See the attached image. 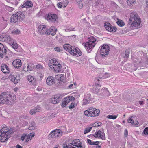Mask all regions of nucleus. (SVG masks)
Wrapping results in <instances>:
<instances>
[{"label": "nucleus", "instance_id": "nucleus-1", "mask_svg": "<svg viewBox=\"0 0 148 148\" xmlns=\"http://www.w3.org/2000/svg\"><path fill=\"white\" fill-rule=\"evenodd\" d=\"M141 20L137 14L135 12L131 13L129 24L132 26L138 27L140 25Z\"/></svg>", "mask_w": 148, "mask_h": 148}, {"label": "nucleus", "instance_id": "nucleus-2", "mask_svg": "<svg viewBox=\"0 0 148 148\" xmlns=\"http://www.w3.org/2000/svg\"><path fill=\"white\" fill-rule=\"evenodd\" d=\"M1 128V142H4L7 141L10 137V135L11 133V131L5 125H2Z\"/></svg>", "mask_w": 148, "mask_h": 148}, {"label": "nucleus", "instance_id": "nucleus-3", "mask_svg": "<svg viewBox=\"0 0 148 148\" xmlns=\"http://www.w3.org/2000/svg\"><path fill=\"white\" fill-rule=\"evenodd\" d=\"M132 58L135 62L142 66L144 67L146 64H148V59L147 58L138 56L136 59L134 60L132 56Z\"/></svg>", "mask_w": 148, "mask_h": 148}, {"label": "nucleus", "instance_id": "nucleus-4", "mask_svg": "<svg viewBox=\"0 0 148 148\" xmlns=\"http://www.w3.org/2000/svg\"><path fill=\"white\" fill-rule=\"evenodd\" d=\"M100 53L101 56L106 57L110 51V47L107 45L104 44L99 48Z\"/></svg>", "mask_w": 148, "mask_h": 148}, {"label": "nucleus", "instance_id": "nucleus-5", "mask_svg": "<svg viewBox=\"0 0 148 148\" xmlns=\"http://www.w3.org/2000/svg\"><path fill=\"white\" fill-rule=\"evenodd\" d=\"M10 97V94L8 92H3L1 94V103L6 104L9 103L8 99Z\"/></svg>", "mask_w": 148, "mask_h": 148}, {"label": "nucleus", "instance_id": "nucleus-6", "mask_svg": "<svg viewBox=\"0 0 148 148\" xmlns=\"http://www.w3.org/2000/svg\"><path fill=\"white\" fill-rule=\"evenodd\" d=\"M63 132L61 130L56 129L51 131L48 136L49 138L59 137L62 135Z\"/></svg>", "mask_w": 148, "mask_h": 148}, {"label": "nucleus", "instance_id": "nucleus-7", "mask_svg": "<svg viewBox=\"0 0 148 148\" xmlns=\"http://www.w3.org/2000/svg\"><path fill=\"white\" fill-rule=\"evenodd\" d=\"M6 47H5L1 43V57L3 58L5 60L8 59V57L6 56L7 50Z\"/></svg>", "mask_w": 148, "mask_h": 148}, {"label": "nucleus", "instance_id": "nucleus-8", "mask_svg": "<svg viewBox=\"0 0 148 148\" xmlns=\"http://www.w3.org/2000/svg\"><path fill=\"white\" fill-rule=\"evenodd\" d=\"M59 95H56L51 98L50 100V102L53 104H57L59 103L60 100L61 98Z\"/></svg>", "mask_w": 148, "mask_h": 148}, {"label": "nucleus", "instance_id": "nucleus-9", "mask_svg": "<svg viewBox=\"0 0 148 148\" xmlns=\"http://www.w3.org/2000/svg\"><path fill=\"white\" fill-rule=\"evenodd\" d=\"M34 134L33 133H30L28 135L27 134L24 133L21 137V139L22 141H23L26 138L25 141L27 142L29 140H31L32 138L34 137Z\"/></svg>", "mask_w": 148, "mask_h": 148}, {"label": "nucleus", "instance_id": "nucleus-10", "mask_svg": "<svg viewBox=\"0 0 148 148\" xmlns=\"http://www.w3.org/2000/svg\"><path fill=\"white\" fill-rule=\"evenodd\" d=\"M72 50L70 51V54L72 55H75L76 56H79L81 55L82 53L78 48H75L73 47Z\"/></svg>", "mask_w": 148, "mask_h": 148}, {"label": "nucleus", "instance_id": "nucleus-11", "mask_svg": "<svg viewBox=\"0 0 148 148\" xmlns=\"http://www.w3.org/2000/svg\"><path fill=\"white\" fill-rule=\"evenodd\" d=\"M56 28L54 26H52L49 29H47V30L46 32V34L47 35L51 34L52 36H54L56 33Z\"/></svg>", "mask_w": 148, "mask_h": 148}, {"label": "nucleus", "instance_id": "nucleus-12", "mask_svg": "<svg viewBox=\"0 0 148 148\" xmlns=\"http://www.w3.org/2000/svg\"><path fill=\"white\" fill-rule=\"evenodd\" d=\"M13 39L11 38L10 36L8 35H6L5 34L4 35H1V41L3 42L6 41L8 42H10V43L12 42L13 41Z\"/></svg>", "mask_w": 148, "mask_h": 148}, {"label": "nucleus", "instance_id": "nucleus-13", "mask_svg": "<svg viewBox=\"0 0 148 148\" xmlns=\"http://www.w3.org/2000/svg\"><path fill=\"white\" fill-rule=\"evenodd\" d=\"M90 112L91 117L97 116L99 115L100 110L93 108H90Z\"/></svg>", "mask_w": 148, "mask_h": 148}, {"label": "nucleus", "instance_id": "nucleus-14", "mask_svg": "<svg viewBox=\"0 0 148 148\" xmlns=\"http://www.w3.org/2000/svg\"><path fill=\"white\" fill-rule=\"evenodd\" d=\"M105 27L106 29L110 32H114L116 30V28L115 27L111 25L110 24L108 23H105Z\"/></svg>", "mask_w": 148, "mask_h": 148}, {"label": "nucleus", "instance_id": "nucleus-15", "mask_svg": "<svg viewBox=\"0 0 148 148\" xmlns=\"http://www.w3.org/2000/svg\"><path fill=\"white\" fill-rule=\"evenodd\" d=\"M47 19L49 21L55 22L57 18V15L55 14H48L47 16Z\"/></svg>", "mask_w": 148, "mask_h": 148}, {"label": "nucleus", "instance_id": "nucleus-16", "mask_svg": "<svg viewBox=\"0 0 148 148\" xmlns=\"http://www.w3.org/2000/svg\"><path fill=\"white\" fill-rule=\"evenodd\" d=\"M47 28L46 26L45 25H40L38 26V32L41 34H46V31Z\"/></svg>", "mask_w": 148, "mask_h": 148}, {"label": "nucleus", "instance_id": "nucleus-17", "mask_svg": "<svg viewBox=\"0 0 148 148\" xmlns=\"http://www.w3.org/2000/svg\"><path fill=\"white\" fill-rule=\"evenodd\" d=\"M59 63L57 59L53 58L49 60V65L51 68H53V67L55 65H57Z\"/></svg>", "mask_w": 148, "mask_h": 148}, {"label": "nucleus", "instance_id": "nucleus-18", "mask_svg": "<svg viewBox=\"0 0 148 148\" xmlns=\"http://www.w3.org/2000/svg\"><path fill=\"white\" fill-rule=\"evenodd\" d=\"M95 45V43H92L91 42H87L85 44L84 46L86 49L88 50H92Z\"/></svg>", "mask_w": 148, "mask_h": 148}, {"label": "nucleus", "instance_id": "nucleus-19", "mask_svg": "<svg viewBox=\"0 0 148 148\" xmlns=\"http://www.w3.org/2000/svg\"><path fill=\"white\" fill-rule=\"evenodd\" d=\"M12 64L13 66L14 67L18 68L21 67L22 65V63L20 60L17 59L13 61Z\"/></svg>", "mask_w": 148, "mask_h": 148}, {"label": "nucleus", "instance_id": "nucleus-20", "mask_svg": "<svg viewBox=\"0 0 148 148\" xmlns=\"http://www.w3.org/2000/svg\"><path fill=\"white\" fill-rule=\"evenodd\" d=\"M46 82L47 84L49 85L53 84L55 82V79L52 76H49L47 79Z\"/></svg>", "mask_w": 148, "mask_h": 148}, {"label": "nucleus", "instance_id": "nucleus-21", "mask_svg": "<svg viewBox=\"0 0 148 148\" xmlns=\"http://www.w3.org/2000/svg\"><path fill=\"white\" fill-rule=\"evenodd\" d=\"M16 14L18 18V21H22L24 20L25 16L23 12H19L16 13Z\"/></svg>", "mask_w": 148, "mask_h": 148}, {"label": "nucleus", "instance_id": "nucleus-22", "mask_svg": "<svg viewBox=\"0 0 148 148\" xmlns=\"http://www.w3.org/2000/svg\"><path fill=\"white\" fill-rule=\"evenodd\" d=\"M1 70L5 74H8L10 72L7 66L5 64H2L1 66Z\"/></svg>", "mask_w": 148, "mask_h": 148}, {"label": "nucleus", "instance_id": "nucleus-23", "mask_svg": "<svg viewBox=\"0 0 148 148\" xmlns=\"http://www.w3.org/2000/svg\"><path fill=\"white\" fill-rule=\"evenodd\" d=\"M51 69L53 70L56 72L58 73L62 69V66L60 63H58L57 65H55Z\"/></svg>", "mask_w": 148, "mask_h": 148}, {"label": "nucleus", "instance_id": "nucleus-24", "mask_svg": "<svg viewBox=\"0 0 148 148\" xmlns=\"http://www.w3.org/2000/svg\"><path fill=\"white\" fill-rule=\"evenodd\" d=\"M9 103L6 104H9L10 105H12L14 104L16 101V98L15 96L13 95H11L10 94V97L8 99Z\"/></svg>", "mask_w": 148, "mask_h": 148}, {"label": "nucleus", "instance_id": "nucleus-25", "mask_svg": "<svg viewBox=\"0 0 148 148\" xmlns=\"http://www.w3.org/2000/svg\"><path fill=\"white\" fill-rule=\"evenodd\" d=\"M101 85L99 84H95L93 85V90L95 93H98L99 92Z\"/></svg>", "mask_w": 148, "mask_h": 148}, {"label": "nucleus", "instance_id": "nucleus-26", "mask_svg": "<svg viewBox=\"0 0 148 148\" xmlns=\"http://www.w3.org/2000/svg\"><path fill=\"white\" fill-rule=\"evenodd\" d=\"M102 132L101 131L99 130L98 132H96L94 134L93 136L96 138L103 139L105 138V137L103 135H102Z\"/></svg>", "mask_w": 148, "mask_h": 148}, {"label": "nucleus", "instance_id": "nucleus-27", "mask_svg": "<svg viewBox=\"0 0 148 148\" xmlns=\"http://www.w3.org/2000/svg\"><path fill=\"white\" fill-rule=\"evenodd\" d=\"M41 110L40 106L38 105L34 108L32 109L30 111V113L31 115H33L36 112H39Z\"/></svg>", "mask_w": 148, "mask_h": 148}, {"label": "nucleus", "instance_id": "nucleus-28", "mask_svg": "<svg viewBox=\"0 0 148 148\" xmlns=\"http://www.w3.org/2000/svg\"><path fill=\"white\" fill-rule=\"evenodd\" d=\"M33 4L32 1H27L25 2L22 6V8H29L33 6Z\"/></svg>", "mask_w": 148, "mask_h": 148}, {"label": "nucleus", "instance_id": "nucleus-29", "mask_svg": "<svg viewBox=\"0 0 148 148\" xmlns=\"http://www.w3.org/2000/svg\"><path fill=\"white\" fill-rule=\"evenodd\" d=\"M73 47L68 44H65L63 45V47L64 49L66 51H68L69 53L70 51L72 50Z\"/></svg>", "mask_w": 148, "mask_h": 148}, {"label": "nucleus", "instance_id": "nucleus-30", "mask_svg": "<svg viewBox=\"0 0 148 148\" xmlns=\"http://www.w3.org/2000/svg\"><path fill=\"white\" fill-rule=\"evenodd\" d=\"M63 147L64 148H75L73 146L72 143H69L67 141L65 142L63 144Z\"/></svg>", "mask_w": 148, "mask_h": 148}, {"label": "nucleus", "instance_id": "nucleus-31", "mask_svg": "<svg viewBox=\"0 0 148 148\" xmlns=\"http://www.w3.org/2000/svg\"><path fill=\"white\" fill-rule=\"evenodd\" d=\"M101 92L105 96H109L110 95V93L108 89L106 88H103L101 89Z\"/></svg>", "mask_w": 148, "mask_h": 148}, {"label": "nucleus", "instance_id": "nucleus-32", "mask_svg": "<svg viewBox=\"0 0 148 148\" xmlns=\"http://www.w3.org/2000/svg\"><path fill=\"white\" fill-rule=\"evenodd\" d=\"M10 20L11 22L13 23H16L18 21V18L16 14H14L12 16Z\"/></svg>", "mask_w": 148, "mask_h": 148}, {"label": "nucleus", "instance_id": "nucleus-33", "mask_svg": "<svg viewBox=\"0 0 148 148\" xmlns=\"http://www.w3.org/2000/svg\"><path fill=\"white\" fill-rule=\"evenodd\" d=\"M9 79L11 80L12 82L15 84L17 83L19 81L18 79H17L14 75H10L9 76Z\"/></svg>", "mask_w": 148, "mask_h": 148}, {"label": "nucleus", "instance_id": "nucleus-34", "mask_svg": "<svg viewBox=\"0 0 148 148\" xmlns=\"http://www.w3.org/2000/svg\"><path fill=\"white\" fill-rule=\"evenodd\" d=\"M75 100V98L73 96H68L64 98V100L66 101V103L68 104L71 101H73Z\"/></svg>", "mask_w": 148, "mask_h": 148}, {"label": "nucleus", "instance_id": "nucleus-35", "mask_svg": "<svg viewBox=\"0 0 148 148\" xmlns=\"http://www.w3.org/2000/svg\"><path fill=\"white\" fill-rule=\"evenodd\" d=\"M27 78L28 81L31 82L32 84H34L35 82L36 79L32 76H27Z\"/></svg>", "mask_w": 148, "mask_h": 148}, {"label": "nucleus", "instance_id": "nucleus-36", "mask_svg": "<svg viewBox=\"0 0 148 148\" xmlns=\"http://www.w3.org/2000/svg\"><path fill=\"white\" fill-rule=\"evenodd\" d=\"M3 21H1V24L3 29H4L5 28L7 25V22L6 19H4V18L2 17Z\"/></svg>", "mask_w": 148, "mask_h": 148}, {"label": "nucleus", "instance_id": "nucleus-37", "mask_svg": "<svg viewBox=\"0 0 148 148\" xmlns=\"http://www.w3.org/2000/svg\"><path fill=\"white\" fill-rule=\"evenodd\" d=\"M10 44L11 45V46L13 48L16 49L18 48V45L16 42H14L13 41L12 42L10 43Z\"/></svg>", "mask_w": 148, "mask_h": 148}, {"label": "nucleus", "instance_id": "nucleus-38", "mask_svg": "<svg viewBox=\"0 0 148 148\" xmlns=\"http://www.w3.org/2000/svg\"><path fill=\"white\" fill-rule=\"evenodd\" d=\"M116 23L118 25L121 27H122L125 25V23L122 20H119Z\"/></svg>", "mask_w": 148, "mask_h": 148}, {"label": "nucleus", "instance_id": "nucleus-39", "mask_svg": "<svg viewBox=\"0 0 148 148\" xmlns=\"http://www.w3.org/2000/svg\"><path fill=\"white\" fill-rule=\"evenodd\" d=\"M90 108H89V110H86L84 112V114L86 116H91L90 114L91 112H90Z\"/></svg>", "mask_w": 148, "mask_h": 148}, {"label": "nucleus", "instance_id": "nucleus-40", "mask_svg": "<svg viewBox=\"0 0 148 148\" xmlns=\"http://www.w3.org/2000/svg\"><path fill=\"white\" fill-rule=\"evenodd\" d=\"M136 0H127V2L129 6L132 5L135 2Z\"/></svg>", "mask_w": 148, "mask_h": 148}, {"label": "nucleus", "instance_id": "nucleus-41", "mask_svg": "<svg viewBox=\"0 0 148 148\" xmlns=\"http://www.w3.org/2000/svg\"><path fill=\"white\" fill-rule=\"evenodd\" d=\"M96 41V40L93 37H91L88 38V42H91L93 43H95V42Z\"/></svg>", "mask_w": 148, "mask_h": 148}, {"label": "nucleus", "instance_id": "nucleus-42", "mask_svg": "<svg viewBox=\"0 0 148 148\" xmlns=\"http://www.w3.org/2000/svg\"><path fill=\"white\" fill-rule=\"evenodd\" d=\"M5 7L6 9L10 12H11L13 11L14 9L13 8L7 5H5Z\"/></svg>", "mask_w": 148, "mask_h": 148}, {"label": "nucleus", "instance_id": "nucleus-43", "mask_svg": "<svg viewBox=\"0 0 148 148\" xmlns=\"http://www.w3.org/2000/svg\"><path fill=\"white\" fill-rule=\"evenodd\" d=\"M130 53V51L129 49L126 50L125 53V56L124 57V58H128L129 57Z\"/></svg>", "mask_w": 148, "mask_h": 148}, {"label": "nucleus", "instance_id": "nucleus-44", "mask_svg": "<svg viewBox=\"0 0 148 148\" xmlns=\"http://www.w3.org/2000/svg\"><path fill=\"white\" fill-rule=\"evenodd\" d=\"M132 117L129 118L127 120L128 122L131 123L132 125L134 124V121L132 119Z\"/></svg>", "mask_w": 148, "mask_h": 148}, {"label": "nucleus", "instance_id": "nucleus-45", "mask_svg": "<svg viewBox=\"0 0 148 148\" xmlns=\"http://www.w3.org/2000/svg\"><path fill=\"white\" fill-rule=\"evenodd\" d=\"M117 116L116 115H108L107 116V118L109 119H116L117 117Z\"/></svg>", "mask_w": 148, "mask_h": 148}, {"label": "nucleus", "instance_id": "nucleus-46", "mask_svg": "<svg viewBox=\"0 0 148 148\" xmlns=\"http://www.w3.org/2000/svg\"><path fill=\"white\" fill-rule=\"evenodd\" d=\"M55 77L58 80L61 81L62 78V74L57 75H56Z\"/></svg>", "mask_w": 148, "mask_h": 148}, {"label": "nucleus", "instance_id": "nucleus-47", "mask_svg": "<svg viewBox=\"0 0 148 148\" xmlns=\"http://www.w3.org/2000/svg\"><path fill=\"white\" fill-rule=\"evenodd\" d=\"M84 98H86L88 99L89 101H90L91 99V95L90 94L85 95L84 96Z\"/></svg>", "mask_w": 148, "mask_h": 148}, {"label": "nucleus", "instance_id": "nucleus-48", "mask_svg": "<svg viewBox=\"0 0 148 148\" xmlns=\"http://www.w3.org/2000/svg\"><path fill=\"white\" fill-rule=\"evenodd\" d=\"M101 124V123L100 122H95L93 124L92 126L94 127H97L100 125Z\"/></svg>", "mask_w": 148, "mask_h": 148}, {"label": "nucleus", "instance_id": "nucleus-49", "mask_svg": "<svg viewBox=\"0 0 148 148\" xmlns=\"http://www.w3.org/2000/svg\"><path fill=\"white\" fill-rule=\"evenodd\" d=\"M92 129V127H89V128H86L85 129L84 131V133L86 134L88 133Z\"/></svg>", "mask_w": 148, "mask_h": 148}, {"label": "nucleus", "instance_id": "nucleus-50", "mask_svg": "<svg viewBox=\"0 0 148 148\" xmlns=\"http://www.w3.org/2000/svg\"><path fill=\"white\" fill-rule=\"evenodd\" d=\"M90 101H89L88 99H87L86 98H84V99L83 100V104L86 105L90 102Z\"/></svg>", "mask_w": 148, "mask_h": 148}, {"label": "nucleus", "instance_id": "nucleus-51", "mask_svg": "<svg viewBox=\"0 0 148 148\" xmlns=\"http://www.w3.org/2000/svg\"><path fill=\"white\" fill-rule=\"evenodd\" d=\"M110 76V74L109 73H105V74L103 75V78L106 79L109 77Z\"/></svg>", "mask_w": 148, "mask_h": 148}, {"label": "nucleus", "instance_id": "nucleus-52", "mask_svg": "<svg viewBox=\"0 0 148 148\" xmlns=\"http://www.w3.org/2000/svg\"><path fill=\"white\" fill-rule=\"evenodd\" d=\"M75 105L73 102L71 103V104L69 106V108L70 109H72L75 107Z\"/></svg>", "mask_w": 148, "mask_h": 148}, {"label": "nucleus", "instance_id": "nucleus-53", "mask_svg": "<svg viewBox=\"0 0 148 148\" xmlns=\"http://www.w3.org/2000/svg\"><path fill=\"white\" fill-rule=\"evenodd\" d=\"M144 134L145 135L148 134V127H146L144 130L142 134Z\"/></svg>", "mask_w": 148, "mask_h": 148}, {"label": "nucleus", "instance_id": "nucleus-54", "mask_svg": "<svg viewBox=\"0 0 148 148\" xmlns=\"http://www.w3.org/2000/svg\"><path fill=\"white\" fill-rule=\"evenodd\" d=\"M20 30L18 29H16L15 30H14L12 32V33H14L15 34H18L20 33Z\"/></svg>", "mask_w": 148, "mask_h": 148}, {"label": "nucleus", "instance_id": "nucleus-55", "mask_svg": "<svg viewBox=\"0 0 148 148\" xmlns=\"http://www.w3.org/2000/svg\"><path fill=\"white\" fill-rule=\"evenodd\" d=\"M54 49L56 51L58 52L62 50V49L59 47H56Z\"/></svg>", "mask_w": 148, "mask_h": 148}, {"label": "nucleus", "instance_id": "nucleus-56", "mask_svg": "<svg viewBox=\"0 0 148 148\" xmlns=\"http://www.w3.org/2000/svg\"><path fill=\"white\" fill-rule=\"evenodd\" d=\"M67 103H66V101L65 100H64V99L63 101L62 102V107H65L67 104Z\"/></svg>", "mask_w": 148, "mask_h": 148}, {"label": "nucleus", "instance_id": "nucleus-57", "mask_svg": "<svg viewBox=\"0 0 148 148\" xmlns=\"http://www.w3.org/2000/svg\"><path fill=\"white\" fill-rule=\"evenodd\" d=\"M36 68L38 69H43V67L40 64H38L36 66Z\"/></svg>", "mask_w": 148, "mask_h": 148}, {"label": "nucleus", "instance_id": "nucleus-58", "mask_svg": "<svg viewBox=\"0 0 148 148\" xmlns=\"http://www.w3.org/2000/svg\"><path fill=\"white\" fill-rule=\"evenodd\" d=\"M87 142L88 143L89 145H92V141L89 139H88L87 140Z\"/></svg>", "mask_w": 148, "mask_h": 148}, {"label": "nucleus", "instance_id": "nucleus-59", "mask_svg": "<svg viewBox=\"0 0 148 148\" xmlns=\"http://www.w3.org/2000/svg\"><path fill=\"white\" fill-rule=\"evenodd\" d=\"M99 141H96V142H92V145H97L99 144Z\"/></svg>", "mask_w": 148, "mask_h": 148}, {"label": "nucleus", "instance_id": "nucleus-60", "mask_svg": "<svg viewBox=\"0 0 148 148\" xmlns=\"http://www.w3.org/2000/svg\"><path fill=\"white\" fill-rule=\"evenodd\" d=\"M57 5L59 8H61L62 7V3L61 2L58 3L57 4Z\"/></svg>", "mask_w": 148, "mask_h": 148}, {"label": "nucleus", "instance_id": "nucleus-61", "mask_svg": "<svg viewBox=\"0 0 148 148\" xmlns=\"http://www.w3.org/2000/svg\"><path fill=\"white\" fill-rule=\"evenodd\" d=\"M124 135L125 137H127L128 135V131L127 130H125L124 131Z\"/></svg>", "mask_w": 148, "mask_h": 148}, {"label": "nucleus", "instance_id": "nucleus-62", "mask_svg": "<svg viewBox=\"0 0 148 148\" xmlns=\"http://www.w3.org/2000/svg\"><path fill=\"white\" fill-rule=\"evenodd\" d=\"M19 3V2L18 1L15 0V2H13V4L16 6Z\"/></svg>", "mask_w": 148, "mask_h": 148}, {"label": "nucleus", "instance_id": "nucleus-63", "mask_svg": "<svg viewBox=\"0 0 148 148\" xmlns=\"http://www.w3.org/2000/svg\"><path fill=\"white\" fill-rule=\"evenodd\" d=\"M27 68L29 71H31L32 69V68L31 66H29V64H28V66H27Z\"/></svg>", "mask_w": 148, "mask_h": 148}, {"label": "nucleus", "instance_id": "nucleus-64", "mask_svg": "<svg viewBox=\"0 0 148 148\" xmlns=\"http://www.w3.org/2000/svg\"><path fill=\"white\" fill-rule=\"evenodd\" d=\"M23 147L20 146L19 144H18L16 145V148H23Z\"/></svg>", "mask_w": 148, "mask_h": 148}]
</instances>
